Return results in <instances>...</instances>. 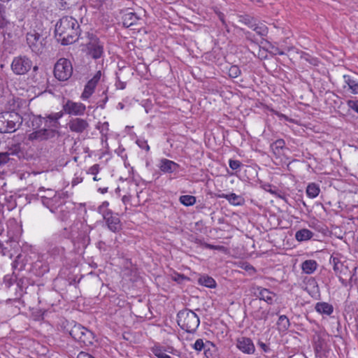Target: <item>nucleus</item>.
Masks as SVG:
<instances>
[{"instance_id":"1","label":"nucleus","mask_w":358,"mask_h":358,"mask_svg":"<svg viewBox=\"0 0 358 358\" xmlns=\"http://www.w3.org/2000/svg\"><path fill=\"white\" fill-rule=\"evenodd\" d=\"M62 116V112L51 113L45 117L33 115L31 121L34 131L28 135V140L32 143H54L57 141L62 136L59 120Z\"/></svg>"},{"instance_id":"2","label":"nucleus","mask_w":358,"mask_h":358,"mask_svg":"<svg viewBox=\"0 0 358 358\" xmlns=\"http://www.w3.org/2000/svg\"><path fill=\"white\" fill-rule=\"evenodd\" d=\"M55 37L64 45L72 44L78 39L80 33L78 20L71 16H64L55 26Z\"/></svg>"},{"instance_id":"3","label":"nucleus","mask_w":358,"mask_h":358,"mask_svg":"<svg viewBox=\"0 0 358 358\" xmlns=\"http://www.w3.org/2000/svg\"><path fill=\"white\" fill-rule=\"evenodd\" d=\"M64 331L83 345L89 346L94 343V335L93 332L73 321L67 323L64 327Z\"/></svg>"},{"instance_id":"4","label":"nucleus","mask_w":358,"mask_h":358,"mask_svg":"<svg viewBox=\"0 0 358 358\" xmlns=\"http://www.w3.org/2000/svg\"><path fill=\"white\" fill-rule=\"evenodd\" d=\"M177 323L182 330L187 333H194L197 329L200 320L194 311L184 308L177 314Z\"/></svg>"},{"instance_id":"5","label":"nucleus","mask_w":358,"mask_h":358,"mask_svg":"<svg viewBox=\"0 0 358 358\" xmlns=\"http://www.w3.org/2000/svg\"><path fill=\"white\" fill-rule=\"evenodd\" d=\"M22 117L14 111L0 113V132L13 133L22 124Z\"/></svg>"},{"instance_id":"6","label":"nucleus","mask_w":358,"mask_h":358,"mask_svg":"<svg viewBox=\"0 0 358 358\" xmlns=\"http://www.w3.org/2000/svg\"><path fill=\"white\" fill-rule=\"evenodd\" d=\"M109 203L104 201L98 207V212L102 215L108 229L114 233L119 232L122 229L120 219L117 215H114L113 211L108 208Z\"/></svg>"},{"instance_id":"7","label":"nucleus","mask_w":358,"mask_h":358,"mask_svg":"<svg viewBox=\"0 0 358 358\" xmlns=\"http://www.w3.org/2000/svg\"><path fill=\"white\" fill-rule=\"evenodd\" d=\"M73 73V66L70 60L61 58L55 65V77L60 81L69 80Z\"/></svg>"},{"instance_id":"8","label":"nucleus","mask_w":358,"mask_h":358,"mask_svg":"<svg viewBox=\"0 0 358 358\" xmlns=\"http://www.w3.org/2000/svg\"><path fill=\"white\" fill-rule=\"evenodd\" d=\"M27 43L31 51L37 55L41 54L46 45L45 38L34 31L27 34Z\"/></svg>"},{"instance_id":"9","label":"nucleus","mask_w":358,"mask_h":358,"mask_svg":"<svg viewBox=\"0 0 358 358\" xmlns=\"http://www.w3.org/2000/svg\"><path fill=\"white\" fill-rule=\"evenodd\" d=\"M330 263L338 277H348L350 275V268L352 267V261L341 262L338 257L331 256Z\"/></svg>"},{"instance_id":"10","label":"nucleus","mask_w":358,"mask_h":358,"mask_svg":"<svg viewBox=\"0 0 358 358\" xmlns=\"http://www.w3.org/2000/svg\"><path fill=\"white\" fill-rule=\"evenodd\" d=\"M32 66V62L25 56L15 57L11 68L17 75H24L27 73Z\"/></svg>"},{"instance_id":"11","label":"nucleus","mask_w":358,"mask_h":358,"mask_svg":"<svg viewBox=\"0 0 358 358\" xmlns=\"http://www.w3.org/2000/svg\"><path fill=\"white\" fill-rule=\"evenodd\" d=\"M67 195L64 193L55 194L52 197H48L47 196H41L42 203L48 208L50 210L56 213L58 208H61L63 204L62 199H64Z\"/></svg>"},{"instance_id":"12","label":"nucleus","mask_w":358,"mask_h":358,"mask_svg":"<svg viewBox=\"0 0 358 358\" xmlns=\"http://www.w3.org/2000/svg\"><path fill=\"white\" fill-rule=\"evenodd\" d=\"M88 55L94 59L101 58L103 55V43L96 36H92L87 44Z\"/></svg>"},{"instance_id":"13","label":"nucleus","mask_w":358,"mask_h":358,"mask_svg":"<svg viewBox=\"0 0 358 358\" xmlns=\"http://www.w3.org/2000/svg\"><path fill=\"white\" fill-rule=\"evenodd\" d=\"M85 110L86 107L83 103L67 100L63 105V110L62 112L70 115L78 116L83 115Z\"/></svg>"},{"instance_id":"14","label":"nucleus","mask_w":358,"mask_h":358,"mask_svg":"<svg viewBox=\"0 0 358 358\" xmlns=\"http://www.w3.org/2000/svg\"><path fill=\"white\" fill-rule=\"evenodd\" d=\"M33 256L28 254H19L12 264V267L15 271H28V267L31 264Z\"/></svg>"},{"instance_id":"15","label":"nucleus","mask_w":358,"mask_h":358,"mask_svg":"<svg viewBox=\"0 0 358 358\" xmlns=\"http://www.w3.org/2000/svg\"><path fill=\"white\" fill-rule=\"evenodd\" d=\"M48 265L36 255L33 256L31 264L28 267V271L36 275H43L48 271Z\"/></svg>"},{"instance_id":"16","label":"nucleus","mask_w":358,"mask_h":358,"mask_svg":"<svg viewBox=\"0 0 358 358\" xmlns=\"http://www.w3.org/2000/svg\"><path fill=\"white\" fill-rule=\"evenodd\" d=\"M69 128L71 131L82 134L85 131H87L90 128V124L88 122L83 118L75 117L69 120L68 123Z\"/></svg>"},{"instance_id":"17","label":"nucleus","mask_w":358,"mask_h":358,"mask_svg":"<svg viewBox=\"0 0 358 358\" xmlns=\"http://www.w3.org/2000/svg\"><path fill=\"white\" fill-rule=\"evenodd\" d=\"M236 347L244 354L252 355L255 352V346L251 338L242 336L236 340Z\"/></svg>"},{"instance_id":"18","label":"nucleus","mask_w":358,"mask_h":358,"mask_svg":"<svg viewBox=\"0 0 358 358\" xmlns=\"http://www.w3.org/2000/svg\"><path fill=\"white\" fill-rule=\"evenodd\" d=\"M254 294L260 300L266 301L268 304H272L276 296L275 293L262 287H257L255 289Z\"/></svg>"},{"instance_id":"19","label":"nucleus","mask_w":358,"mask_h":358,"mask_svg":"<svg viewBox=\"0 0 358 358\" xmlns=\"http://www.w3.org/2000/svg\"><path fill=\"white\" fill-rule=\"evenodd\" d=\"M158 167L164 173H172L177 172L180 166L173 161L163 158L160 159Z\"/></svg>"},{"instance_id":"20","label":"nucleus","mask_w":358,"mask_h":358,"mask_svg":"<svg viewBox=\"0 0 358 358\" xmlns=\"http://www.w3.org/2000/svg\"><path fill=\"white\" fill-rule=\"evenodd\" d=\"M122 24L125 27H131L135 25L139 20V17L136 13L133 12H128L122 15Z\"/></svg>"},{"instance_id":"21","label":"nucleus","mask_w":358,"mask_h":358,"mask_svg":"<svg viewBox=\"0 0 358 358\" xmlns=\"http://www.w3.org/2000/svg\"><path fill=\"white\" fill-rule=\"evenodd\" d=\"M9 152H0V166H3L8 163L10 160V155H17L20 152V146L19 144L14 145L9 149Z\"/></svg>"},{"instance_id":"22","label":"nucleus","mask_w":358,"mask_h":358,"mask_svg":"<svg viewBox=\"0 0 358 358\" xmlns=\"http://www.w3.org/2000/svg\"><path fill=\"white\" fill-rule=\"evenodd\" d=\"M343 79L350 92L355 94H358V81L356 76L345 75Z\"/></svg>"},{"instance_id":"23","label":"nucleus","mask_w":358,"mask_h":358,"mask_svg":"<svg viewBox=\"0 0 358 358\" xmlns=\"http://www.w3.org/2000/svg\"><path fill=\"white\" fill-rule=\"evenodd\" d=\"M220 198L226 199L231 204L234 206H241L243 204L244 199L239 195L234 193L221 194L218 195Z\"/></svg>"},{"instance_id":"24","label":"nucleus","mask_w":358,"mask_h":358,"mask_svg":"<svg viewBox=\"0 0 358 358\" xmlns=\"http://www.w3.org/2000/svg\"><path fill=\"white\" fill-rule=\"evenodd\" d=\"M315 310L317 312L321 314H325L329 315L333 313L334 308L332 305L326 302H318L316 303Z\"/></svg>"},{"instance_id":"25","label":"nucleus","mask_w":358,"mask_h":358,"mask_svg":"<svg viewBox=\"0 0 358 358\" xmlns=\"http://www.w3.org/2000/svg\"><path fill=\"white\" fill-rule=\"evenodd\" d=\"M313 232L307 229L299 230L295 234V238L298 241L310 240L313 236Z\"/></svg>"},{"instance_id":"26","label":"nucleus","mask_w":358,"mask_h":358,"mask_svg":"<svg viewBox=\"0 0 358 358\" xmlns=\"http://www.w3.org/2000/svg\"><path fill=\"white\" fill-rule=\"evenodd\" d=\"M317 262L315 260H306L301 265L303 271L307 274L313 273L317 268Z\"/></svg>"},{"instance_id":"27","label":"nucleus","mask_w":358,"mask_h":358,"mask_svg":"<svg viewBox=\"0 0 358 358\" xmlns=\"http://www.w3.org/2000/svg\"><path fill=\"white\" fill-rule=\"evenodd\" d=\"M198 283L209 288H214L216 287L215 280L212 277L206 275H201L199 278Z\"/></svg>"},{"instance_id":"28","label":"nucleus","mask_w":358,"mask_h":358,"mask_svg":"<svg viewBox=\"0 0 358 358\" xmlns=\"http://www.w3.org/2000/svg\"><path fill=\"white\" fill-rule=\"evenodd\" d=\"M96 86V85L94 84V82L89 80L85 86L84 91L81 94V98L83 99H88L94 92Z\"/></svg>"},{"instance_id":"29","label":"nucleus","mask_w":358,"mask_h":358,"mask_svg":"<svg viewBox=\"0 0 358 358\" xmlns=\"http://www.w3.org/2000/svg\"><path fill=\"white\" fill-rule=\"evenodd\" d=\"M277 325L280 331H285L289 329L290 326V322L287 317L283 315L279 317L278 320L277 322Z\"/></svg>"},{"instance_id":"30","label":"nucleus","mask_w":358,"mask_h":358,"mask_svg":"<svg viewBox=\"0 0 358 358\" xmlns=\"http://www.w3.org/2000/svg\"><path fill=\"white\" fill-rule=\"evenodd\" d=\"M319 187L315 183L309 184L306 188V194L310 198L316 197L320 193Z\"/></svg>"},{"instance_id":"31","label":"nucleus","mask_w":358,"mask_h":358,"mask_svg":"<svg viewBox=\"0 0 358 358\" xmlns=\"http://www.w3.org/2000/svg\"><path fill=\"white\" fill-rule=\"evenodd\" d=\"M252 28L258 35L261 36H266L268 34L267 27L262 23L255 24L253 22V27Z\"/></svg>"},{"instance_id":"32","label":"nucleus","mask_w":358,"mask_h":358,"mask_svg":"<svg viewBox=\"0 0 358 358\" xmlns=\"http://www.w3.org/2000/svg\"><path fill=\"white\" fill-rule=\"evenodd\" d=\"M152 352L158 358H172L164 352V350L158 345H155L151 348Z\"/></svg>"},{"instance_id":"33","label":"nucleus","mask_w":358,"mask_h":358,"mask_svg":"<svg viewBox=\"0 0 358 358\" xmlns=\"http://www.w3.org/2000/svg\"><path fill=\"white\" fill-rule=\"evenodd\" d=\"M179 200L186 206H193L196 203V197L192 195H182Z\"/></svg>"},{"instance_id":"34","label":"nucleus","mask_w":358,"mask_h":358,"mask_svg":"<svg viewBox=\"0 0 358 358\" xmlns=\"http://www.w3.org/2000/svg\"><path fill=\"white\" fill-rule=\"evenodd\" d=\"M300 57L301 59L307 62L308 63H309L310 64H311L313 66H317L319 64V61H318L317 58L314 57L306 52H301Z\"/></svg>"},{"instance_id":"35","label":"nucleus","mask_w":358,"mask_h":358,"mask_svg":"<svg viewBox=\"0 0 358 358\" xmlns=\"http://www.w3.org/2000/svg\"><path fill=\"white\" fill-rule=\"evenodd\" d=\"M285 145V142L283 139H278L271 145V148L275 154H279L280 150H282Z\"/></svg>"},{"instance_id":"36","label":"nucleus","mask_w":358,"mask_h":358,"mask_svg":"<svg viewBox=\"0 0 358 358\" xmlns=\"http://www.w3.org/2000/svg\"><path fill=\"white\" fill-rule=\"evenodd\" d=\"M5 282L8 287H10L13 285V282H15L17 283V286L19 287L22 290L21 284L22 283V279H17V275L15 273V271H13V276L9 278V280H7V277L5 278Z\"/></svg>"},{"instance_id":"37","label":"nucleus","mask_w":358,"mask_h":358,"mask_svg":"<svg viewBox=\"0 0 358 358\" xmlns=\"http://www.w3.org/2000/svg\"><path fill=\"white\" fill-rule=\"evenodd\" d=\"M80 0H60V4L63 9H71L77 6Z\"/></svg>"},{"instance_id":"38","label":"nucleus","mask_w":358,"mask_h":358,"mask_svg":"<svg viewBox=\"0 0 358 358\" xmlns=\"http://www.w3.org/2000/svg\"><path fill=\"white\" fill-rule=\"evenodd\" d=\"M65 250L62 246H54L49 250V253L54 257H62Z\"/></svg>"},{"instance_id":"39","label":"nucleus","mask_w":358,"mask_h":358,"mask_svg":"<svg viewBox=\"0 0 358 358\" xmlns=\"http://www.w3.org/2000/svg\"><path fill=\"white\" fill-rule=\"evenodd\" d=\"M239 22L248 25L250 27H253L254 18L248 15H241L238 16Z\"/></svg>"},{"instance_id":"40","label":"nucleus","mask_w":358,"mask_h":358,"mask_svg":"<svg viewBox=\"0 0 358 358\" xmlns=\"http://www.w3.org/2000/svg\"><path fill=\"white\" fill-rule=\"evenodd\" d=\"M326 347L327 345L325 342L320 338H318V339L315 342V350L317 353L325 351Z\"/></svg>"},{"instance_id":"41","label":"nucleus","mask_w":358,"mask_h":358,"mask_svg":"<svg viewBox=\"0 0 358 358\" xmlns=\"http://www.w3.org/2000/svg\"><path fill=\"white\" fill-rule=\"evenodd\" d=\"M70 212L66 209H64L63 206L60 208L58 217L62 221H66L69 218Z\"/></svg>"},{"instance_id":"42","label":"nucleus","mask_w":358,"mask_h":358,"mask_svg":"<svg viewBox=\"0 0 358 358\" xmlns=\"http://www.w3.org/2000/svg\"><path fill=\"white\" fill-rule=\"evenodd\" d=\"M229 75L231 78H237L241 75V70L237 66H231L229 70Z\"/></svg>"},{"instance_id":"43","label":"nucleus","mask_w":358,"mask_h":358,"mask_svg":"<svg viewBox=\"0 0 358 358\" xmlns=\"http://www.w3.org/2000/svg\"><path fill=\"white\" fill-rule=\"evenodd\" d=\"M108 127V123L107 122H105L102 124L99 123V124L96 126V128L100 130V132L101 133L102 135L106 136L109 130Z\"/></svg>"},{"instance_id":"44","label":"nucleus","mask_w":358,"mask_h":358,"mask_svg":"<svg viewBox=\"0 0 358 358\" xmlns=\"http://www.w3.org/2000/svg\"><path fill=\"white\" fill-rule=\"evenodd\" d=\"M346 278L347 277H338V279H339V281L341 282L342 285L344 286V287H348L349 286L350 288H352V283L354 282L352 281V279H350L349 278L348 280H346Z\"/></svg>"},{"instance_id":"45","label":"nucleus","mask_w":358,"mask_h":358,"mask_svg":"<svg viewBox=\"0 0 358 358\" xmlns=\"http://www.w3.org/2000/svg\"><path fill=\"white\" fill-rule=\"evenodd\" d=\"M358 268V266H355L352 263V267L350 268V275L348 276L350 279H352V281L354 283L357 282V278L356 277L357 270Z\"/></svg>"},{"instance_id":"46","label":"nucleus","mask_w":358,"mask_h":358,"mask_svg":"<svg viewBox=\"0 0 358 358\" xmlns=\"http://www.w3.org/2000/svg\"><path fill=\"white\" fill-rule=\"evenodd\" d=\"M229 167L233 170H237L241 167V163L238 160L230 159L229 162Z\"/></svg>"},{"instance_id":"47","label":"nucleus","mask_w":358,"mask_h":358,"mask_svg":"<svg viewBox=\"0 0 358 358\" xmlns=\"http://www.w3.org/2000/svg\"><path fill=\"white\" fill-rule=\"evenodd\" d=\"M136 143L142 149H145L146 151H149L150 150V146L148 145V144L146 141L142 140V139H138L136 141Z\"/></svg>"},{"instance_id":"48","label":"nucleus","mask_w":358,"mask_h":358,"mask_svg":"<svg viewBox=\"0 0 358 358\" xmlns=\"http://www.w3.org/2000/svg\"><path fill=\"white\" fill-rule=\"evenodd\" d=\"M78 11L80 14L78 16L80 17V22H83V16L86 14L87 12V8L84 5L80 4L78 6Z\"/></svg>"},{"instance_id":"49","label":"nucleus","mask_w":358,"mask_h":358,"mask_svg":"<svg viewBox=\"0 0 358 358\" xmlns=\"http://www.w3.org/2000/svg\"><path fill=\"white\" fill-rule=\"evenodd\" d=\"M194 348L198 351H201L202 349H203L204 343H203V340L197 339L194 344Z\"/></svg>"},{"instance_id":"50","label":"nucleus","mask_w":358,"mask_h":358,"mask_svg":"<svg viewBox=\"0 0 358 358\" xmlns=\"http://www.w3.org/2000/svg\"><path fill=\"white\" fill-rule=\"evenodd\" d=\"M99 170H100L99 165L94 164L89 169L87 173L92 174V175H96L99 172Z\"/></svg>"},{"instance_id":"51","label":"nucleus","mask_w":358,"mask_h":358,"mask_svg":"<svg viewBox=\"0 0 358 358\" xmlns=\"http://www.w3.org/2000/svg\"><path fill=\"white\" fill-rule=\"evenodd\" d=\"M257 345L264 352H269L271 351L269 346L261 341H258Z\"/></svg>"},{"instance_id":"52","label":"nucleus","mask_w":358,"mask_h":358,"mask_svg":"<svg viewBox=\"0 0 358 358\" xmlns=\"http://www.w3.org/2000/svg\"><path fill=\"white\" fill-rule=\"evenodd\" d=\"M38 191L39 192H42V191L47 192V193H46V194L45 196H47L48 197H52V196L55 194H57V192H55L54 190H52L51 189H45L43 187H41L38 189Z\"/></svg>"},{"instance_id":"53","label":"nucleus","mask_w":358,"mask_h":358,"mask_svg":"<svg viewBox=\"0 0 358 358\" xmlns=\"http://www.w3.org/2000/svg\"><path fill=\"white\" fill-rule=\"evenodd\" d=\"M348 106L358 113V101H348Z\"/></svg>"},{"instance_id":"54","label":"nucleus","mask_w":358,"mask_h":358,"mask_svg":"<svg viewBox=\"0 0 358 358\" xmlns=\"http://www.w3.org/2000/svg\"><path fill=\"white\" fill-rule=\"evenodd\" d=\"M8 22L3 16V11L0 9V28H3L6 26Z\"/></svg>"},{"instance_id":"55","label":"nucleus","mask_w":358,"mask_h":358,"mask_svg":"<svg viewBox=\"0 0 358 358\" xmlns=\"http://www.w3.org/2000/svg\"><path fill=\"white\" fill-rule=\"evenodd\" d=\"M0 252L3 255L6 256L9 255V250L7 247H5L2 241H0Z\"/></svg>"},{"instance_id":"56","label":"nucleus","mask_w":358,"mask_h":358,"mask_svg":"<svg viewBox=\"0 0 358 358\" xmlns=\"http://www.w3.org/2000/svg\"><path fill=\"white\" fill-rule=\"evenodd\" d=\"M101 77V72L100 71H97L96 74L93 76V78L90 80L92 82H94V84L97 85L99 81L100 80Z\"/></svg>"},{"instance_id":"57","label":"nucleus","mask_w":358,"mask_h":358,"mask_svg":"<svg viewBox=\"0 0 358 358\" xmlns=\"http://www.w3.org/2000/svg\"><path fill=\"white\" fill-rule=\"evenodd\" d=\"M215 13L217 14V15L218 18L220 19V20L222 22V24L226 27L227 24H226V21L224 20V13H222V12L218 11V10H216Z\"/></svg>"},{"instance_id":"58","label":"nucleus","mask_w":358,"mask_h":358,"mask_svg":"<svg viewBox=\"0 0 358 358\" xmlns=\"http://www.w3.org/2000/svg\"><path fill=\"white\" fill-rule=\"evenodd\" d=\"M77 358H95L92 355L85 352H80L77 356Z\"/></svg>"},{"instance_id":"59","label":"nucleus","mask_w":358,"mask_h":358,"mask_svg":"<svg viewBox=\"0 0 358 358\" xmlns=\"http://www.w3.org/2000/svg\"><path fill=\"white\" fill-rule=\"evenodd\" d=\"M78 225H81L83 226V224L80 223V222H76V223H74L73 225L71 227V236L73 237H74L76 236V234H75V230L76 229H78Z\"/></svg>"},{"instance_id":"60","label":"nucleus","mask_w":358,"mask_h":358,"mask_svg":"<svg viewBox=\"0 0 358 358\" xmlns=\"http://www.w3.org/2000/svg\"><path fill=\"white\" fill-rule=\"evenodd\" d=\"M268 187L270 188L266 189L267 192H270L271 194H273V195H275V196H278L279 198H282V199L283 198V196H281L280 194H278L276 190L272 189L271 187V185H269Z\"/></svg>"},{"instance_id":"61","label":"nucleus","mask_w":358,"mask_h":358,"mask_svg":"<svg viewBox=\"0 0 358 358\" xmlns=\"http://www.w3.org/2000/svg\"><path fill=\"white\" fill-rule=\"evenodd\" d=\"M125 86H126V83H123V82H121V81H119V83L117 84V87L120 89V90L124 89Z\"/></svg>"},{"instance_id":"62","label":"nucleus","mask_w":358,"mask_h":358,"mask_svg":"<svg viewBox=\"0 0 358 358\" xmlns=\"http://www.w3.org/2000/svg\"><path fill=\"white\" fill-rule=\"evenodd\" d=\"M107 101H108V97L106 96H105V98H104V99H103V101H102V103H101V104H100V106H101V108H103V107H104V105L106 104V103L107 102Z\"/></svg>"},{"instance_id":"63","label":"nucleus","mask_w":358,"mask_h":358,"mask_svg":"<svg viewBox=\"0 0 358 358\" xmlns=\"http://www.w3.org/2000/svg\"><path fill=\"white\" fill-rule=\"evenodd\" d=\"M206 248H209V249H215V248H217L216 246L210 245V244H208V243L206 244Z\"/></svg>"},{"instance_id":"64","label":"nucleus","mask_w":358,"mask_h":358,"mask_svg":"<svg viewBox=\"0 0 358 358\" xmlns=\"http://www.w3.org/2000/svg\"><path fill=\"white\" fill-rule=\"evenodd\" d=\"M184 278H185V277H184V275H178V278H176L175 280H176V281H180V279H184Z\"/></svg>"}]
</instances>
